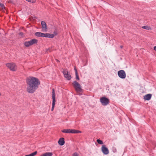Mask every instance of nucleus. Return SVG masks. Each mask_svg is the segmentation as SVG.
Returning a JSON list of instances; mask_svg holds the SVG:
<instances>
[{
	"label": "nucleus",
	"instance_id": "7",
	"mask_svg": "<svg viewBox=\"0 0 156 156\" xmlns=\"http://www.w3.org/2000/svg\"><path fill=\"white\" fill-rule=\"evenodd\" d=\"M101 151L104 154L107 155L108 154L109 151L107 147H106L105 145H102L101 148Z\"/></svg>",
	"mask_w": 156,
	"mask_h": 156
},
{
	"label": "nucleus",
	"instance_id": "9",
	"mask_svg": "<svg viewBox=\"0 0 156 156\" xmlns=\"http://www.w3.org/2000/svg\"><path fill=\"white\" fill-rule=\"evenodd\" d=\"M54 37V35L52 34L49 33H44L43 37H48L51 38H52Z\"/></svg>",
	"mask_w": 156,
	"mask_h": 156
},
{
	"label": "nucleus",
	"instance_id": "30",
	"mask_svg": "<svg viewBox=\"0 0 156 156\" xmlns=\"http://www.w3.org/2000/svg\"><path fill=\"white\" fill-rule=\"evenodd\" d=\"M10 70L12 71H16V69H10Z\"/></svg>",
	"mask_w": 156,
	"mask_h": 156
},
{
	"label": "nucleus",
	"instance_id": "4",
	"mask_svg": "<svg viewBox=\"0 0 156 156\" xmlns=\"http://www.w3.org/2000/svg\"><path fill=\"white\" fill-rule=\"evenodd\" d=\"M62 73L64 74V77L68 80H70L71 78V76L70 75L69 71L65 69L62 71Z\"/></svg>",
	"mask_w": 156,
	"mask_h": 156
},
{
	"label": "nucleus",
	"instance_id": "19",
	"mask_svg": "<svg viewBox=\"0 0 156 156\" xmlns=\"http://www.w3.org/2000/svg\"><path fill=\"white\" fill-rule=\"evenodd\" d=\"M142 28L147 30H150L151 29L150 27L147 25L142 26Z\"/></svg>",
	"mask_w": 156,
	"mask_h": 156
},
{
	"label": "nucleus",
	"instance_id": "18",
	"mask_svg": "<svg viewBox=\"0 0 156 156\" xmlns=\"http://www.w3.org/2000/svg\"><path fill=\"white\" fill-rule=\"evenodd\" d=\"M62 132L66 133H70V129H64L62 131Z\"/></svg>",
	"mask_w": 156,
	"mask_h": 156
},
{
	"label": "nucleus",
	"instance_id": "15",
	"mask_svg": "<svg viewBox=\"0 0 156 156\" xmlns=\"http://www.w3.org/2000/svg\"><path fill=\"white\" fill-rule=\"evenodd\" d=\"M31 45L37 44L38 42V40L36 39H33L30 40Z\"/></svg>",
	"mask_w": 156,
	"mask_h": 156
},
{
	"label": "nucleus",
	"instance_id": "31",
	"mask_svg": "<svg viewBox=\"0 0 156 156\" xmlns=\"http://www.w3.org/2000/svg\"><path fill=\"white\" fill-rule=\"evenodd\" d=\"M154 50L155 51H156V46H155L154 47Z\"/></svg>",
	"mask_w": 156,
	"mask_h": 156
},
{
	"label": "nucleus",
	"instance_id": "16",
	"mask_svg": "<svg viewBox=\"0 0 156 156\" xmlns=\"http://www.w3.org/2000/svg\"><path fill=\"white\" fill-rule=\"evenodd\" d=\"M53 154L52 152H46L40 156H52Z\"/></svg>",
	"mask_w": 156,
	"mask_h": 156
},
{
	"label": "nucleus",
	"instance_id": "23",
	"mask_svg": "<svg viewBox=\"0 0 156 156\" xmlns=\"http://www.w3.org/2000/svg\"><path fill=\"white\" fill-rule=\"evenodd\" d=\"M0 7H1L2 9H5V7L3 4L0 3Z\"/></svg>",
	"mask_w": 156,
	"mask_h": 156
},
{
	"label": "nucleus",
	"instance_id": "14",
	"mask_svg": "<svg viewBox=\"0 0 156 156\" xmlns=\"http://www.w3.org/2000/svg\"><path fill=\"white\" fill-rule=\"evenodd\" d=\"M81 133V132L80 131L74 129H70V133Z\"/></svg>",
	"mask_w": 156,
	"mask_h": 156
},
{
	"label": "nucleus",
	"instance_id": "8",
	"mask_svg": "<svg viewBox=\"0 0 156 156\" xmlns=\"http://www.w3.org/2000/svg\"><path fill=\"white\" fill-rule=\"evenodd\" d=\"M6 65L8 68H15L16 67L15 64L13 62L7 63Z\"/></svg>",
	"mask_w": 156,
	"mask_h": 156
},
{
	"label": "nucleus",
	"instance_id": "33",
	"mask_svg": "<svg viewBox=\"0 0 156 156\" xmlns=\"http://www.w3.org/2000/svg\"><path fill=\"white\" fill-rule=\"evenodd\" d=\"M120 48L121 49H122V48H123V46H122V45H121V46H120Z\"/></svg>",
	"mask_w": 156,
	"mask_h": 156
},
{
	"label": "nucleus",
	"instance_id": "5",
	"mask_svg": "<svg viewBox=\"0 0 156 156\" xmlns=\"http://www.w3.org/2000/svg\"><path fill=\"white\" fill-rule=\"evenodd\" d=\"M119 77L121 79H125L126 77V73L124 70H121L118 72Z\"/></svg>",
	"mask_w": 156,
	"mask_h": 156
},
{
	"label": "nucleus",
	"instance_id": "10",
	"mask_svg": "<svg viewBox=\"0 0 156 156\" xmlns=\"http://www.w3.org/2000/svg\"><path fill=\"white\" fill-rule=\"evenodd\" d=\"M58 143L60 146H62L64 145L65 143L64 138L63 137L60 138L58 141Z\"/></svg>",
	"mask_w": 156,
	"mask_h": 156
},
{
	"label": "nucleus",
	"instance_id": "3",
	"mask_svg": "<svg viewBox=\"0 0 156 156\" xmlns=\"http://www.w3.org/2000/svg\"><path fill=\"white\" fill-rule=\"evenodd\" d=\"M102 105L104 106L107 105L109 102V100L105 97H103L100 99Z\"/></svg>",
	"mask_w": 156,
	"mask_h": 156
},
{
	"label": "nucleus",
	"instance_id": "34",
	"mask_svg": "<svg viewBox=\"0 0 156 156\" xmlns=\"http://www.w3.org/2000/svg\"><path fill=\"white\" fill-rule=\"evenodd\" d=\"M76 68L75 66L74 67V69Z\"/></svg>",
	"mask_w": 156,
	"mask_h": 156
},
{
	"label": "nucleus",
	"instance_id": "11",
	"mask_svg": "<svg viewBox=\"0 0 156 156\" xmlns=\"http://www.w3.org/2000/svg\"><path fill=\"white\" fill-rule=\"evenodd\" d=\"M152 94H147L144 96V99L146 100H149L151 98Z\"/></svg>",
	"mask_w": 156,
	"mask_h": 156
},
{
	"label": "nucleus",
	"instance_id": "29",
	"mask_svg": "<svg viewBox=\"0 0 156 156\" xmlns=\"http://www.w3.org/2000/svg\"><path fill=\"white\" fill-rule=\"evenodd\" d=\"M14 2L13 1L9 0L8 1V2L10 3H13Z\"/></svg>",
	"mask_w": 156,
	"mask_h": 156
},
{
	"label": "nucleus",
	"instance_id": "27",
	"mask_svg": "<svg viewBox=\"0 0 156 156\" xmlns=\"http://www.w3.org/2000/svg\"><path fill=\"white\" fill-rule=\"evenodd\" d=\"M53 35H54V36H56L58 35V33L56 31H55L53 32Z\"/></svg>",
	"mask_w": 156,
	"mask_h": 156
},
{
	"label": "nucleus",
	"instance_id": "1",
	"mask_svg": "<svg viewBox=\"0 0 156 156\" xmlns=\"http://www.w3.org/2000/svg\"><path fill=\"white\" fill-rule=\"evenodd\" d=\"M27 85V91L29 93L33 94L35 91L40 84L39 79L36 77L30 76L26 80Z\"/></svg>",
	"mask_w": 156,
	"mask_h": 156
},
{
	"label": "nucleus",
	"instance_id": "25",
	"mask_svg": "<svg viewBox=\"0 0 156 156\" xmlns=\"http://www.w3.org/2000/svg\"><path fill=\"white\" fill-rule=\"evenodd\" d=\"M73 156H79V155L77 152H76L73 154Z\"/></svg>",
	"mask_w": 156,
	"mask_h": 156
},
{
	"label": "nucleus",
	"instance_id": "24",
	"mask_svg": "<svg viewBox=\"0 0 156 156\" xmlns=\"http://www.w3.org/2000/svg\"><path fill=\"white\" fill-rule=\"evenodd\" d=\"M26 0L29 2H32V3H34L36 1V0Z\"/></svg>",
	"mask_w": 156,
	"mask_h": 156
},
{
	"label": "nucleus",
	"instance_id": "17",
	"mask_svg": "<svg viewBox=\"0 0 156 156\" xmlns=\"http://www.w3.org/2000/svg\"><path fill=\"white\" fill-rule=\"evenodd\" d=\"M24 45L27 47H28L31 45L30 41H28L25 42L24 43Z\"/></svg>",
	"mask_w": 156,
	"mask_h": 156
},
{
	"label": "nucleus",
	"instance_id": "13",
	"mask_svg": "<svg viewBox=\"0 0 156 156\" xmlns=\"http://www.w3.org/2000/svg\"><path fill=\"white\" fill-rule=\"evenodd\" d=\"M44 33L40 32H36L35 33V35L38 37H43Z\"/></svg>",
	"mask_w": 156,
	"mask_h": 156
},
{
	"label": "nucleus",
	"instance_id": "28",
	"mask_svg": "<svg viewBox=\"0 0 156 156\" xmlns=\"http://www.w3.org/2000/svg\"><path fill=\"white\" fill-rule=\"evenodd\" d=\"M19 34L21 36H23V33L22 32H20L19 33Z\"/></svg>",
	"mask_w": 156,
	"mask_h": 156
},
{
	"label": "nucleus",
	"instance_id": "32",
	"mask_svg": "<svg viewBox=\"0 0 156 156\" xmlns=\"http://www.w3.org/2000/svg\"><path fill=\"white\" fill-rule=\"evenodd\" d=\"M56 62H60L57 59H56Z\"/></svg>",
	"mask_w": 156,
	"mask_h": 156
},
{
	"label": "nucleus",
	"instance_id": "21",
	"mask_svg": "<svg viewBox=\"0 0 156 156\" xmlns=\"http://www.w3.org/2000/svg\"><path fill=\"white\" fill-rule=\"evenodd\" d=\"M75 71V74H76V78L77 79L79 80V77L78 75V74L77 69H74Z\"/></svg>",
	"mask_w": 156,
	"mask_h": 156
},
{
	"label": "nucleus",
	"instance_id": "2",
	"mask_svg": "<svg viewBox=\"0 0 156 156\" xmlns=\"http://www.w3.org/2000/svg\"><path fill=\"white\" fill-rule=\"evenodd\" d=\"M73 84L75 88V90L77 92H82L83 91V89L81 88L80 85L76 81H74Z\"/></svg>",
	"mask_w": 156,
	"mask_h": 156
},
{
	"label": "nucleus",
	"instance_id": "20",
	"mask_svg": "<svg viewBox=\"0 0 156 156\" xmlns=\"http://www.w3.org/2000/svg\"><path fill=\"white\" fill-rule=\"evenodd\" d=\"M37 151H35L29 154L26 155L25 156H34L37 154Z\"/></svg>",
	"mask_w": 156,
	"mask_h": 156
},
{
	"label": "nucleus",
	"instance_id": "6",
	"mask_svg": "<svg viewBox=\"0 0 156 156\" xmlns=\"http://www.w3.org/2000/svg\"><path fill=\"white\" fill-rule=\"evenodd\" d=\"M52 106L51 108V111H52L54 108L55 102V90L54 89H52Z\"/></svg>",
	"mask_w": 156,
	"mask_h": 156
},
{
	"label": "nucleus",
	"instance_id": "12",
	"mask_svg": "<svg viewBox=\"0 0 156 156\" xmlns=\"http://www.w3.org/2000/svg\"><path fill=\"white\" fill-rule=\"evenodd\" d=\"M42 26V27L43 29L44 30H47V27L46 23L44 21H42L41 23Z\"/></svg>",
	"mask_w": 156,
	"mask_h": 156
},
{
	"label": "nucleus",
	"instance_id": "26",
	"mask_svg": "<svg viewBox=\"0 0 156 156\" xmlns=\"http://www.w3.org/2000/svg\"><path fill=\"white\" fill-rule=\"evenodd\" d=\"M112 151H113V152L114 153H115V152H116V151H117L116 149V148H115V147H113Z\"/></svg>",
	"mask_w": 156,
	"mask_h": 156
},
{
	"label": "nucleus",
	"instance_id": "22",
	"mask_svg": "<svg viewBox=\"0 0 156 156\" xmlns=\"http://www.w3.org/2000/svg\"><path fill=\"white\" fill-rule=\"evenodd\" d=\"M97 141L98 143L100 144H103V142L100 139H97Z\"/></svg>",
	"mask_w": 156,
	"mask_h": 156
}]
</instances>
